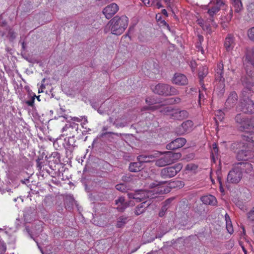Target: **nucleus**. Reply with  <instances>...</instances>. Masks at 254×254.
Masks as SVG:
<instances>
[{"label": "nucleus", "instance_id": "obj_1", "mask_svg": "<svg viewBox=\"0 0 254 254\" xmlns=\"http://www.w3.org/2000/svg\"><path fill=\"white\" fill-rule=\"evenodd\" d=\"M246 59L248 60L246 67L247 76L242 77L241 79L243 89L240 96L248 98V96H252L254 87L252 77H254V47L247 55Z\"/></svg>", "mask_w": 254, "mask_h": 254}, {"label": "nucleus", "instance_id": "obj_2", "mask_svg": "<svg viewBox=\"0 0 254 254\" xmlns=\"http://www.w3.org/2000/svg\"><path fill=\"white\" fill-rule=\"evenodd\" d=\"M128 22V18L126 16H116L110 20L106 27L109 28L113 34L120 35L127 28Z\"/></svg>", "mask_w": 254, "mask_h": 254}, {"label": "nucleus", "instance_id": "obj_3", "mask_svg": "<svg viewBox=\"0 0 254 254\" xmlns=\"http://www.w3.org/2000/svg\"><path fill=\"white\" fill-rule=\"evenodd\" d=\"M225 0H216L211 1L208 4L204 6V9L207 10V13L209 15L208 20L211 22V25L216 27V23L214 21V16L220 11V9L226 10L228 8Z\"/></svg>", "mask_w": 254, "mask_h": 254}, {"label": "nucleus", "instance_id": "obj_4", "mask_svg": "<svg viewBox=\"0 0 254 254\" xmlns=\"http://www.w3.org/2000/svg\"><path fill=\"white\" fill-rule=\"evenodd\" d=\"M152 91L155 94L165 96L175 95L179 93L175 87L165 83H158L152 88Z\"/></svg>", "mask_w": 254, "mask_h": 254}, {"label": "nucleus", "instance_id": "obj_5", "mask_svg": "<svg viewBox=\"0 0 254 254\" xmlns=\"http://www.w3.org/2000/svg\"><path fill=\"white\" fill-rule=\"evenodd\" d=\"M235 121L237 126L241 131H245L246 129L254 127V118H248L241 114H238Z\"/></svg>", "mask_w": 254, "mask_h": 254}, {"label": "nucleus", "instance_id": "obj_6", "mask_svg": "<svg viewBox=\"0 0 254 254\" xmlns=\"http://www.w3.org/2000/svg\"><path fill=\"white\" fill-rule=\"evenodd\" d=\"M181 156L182 155L180 153H174L172 151H168L163 157L156 161L155 165L158 167H163L170 165L174 163L175 160L180 158Z\"/></svg>", "mask_w": 254, "mask_h": 254}, {"label": "nucleus", "instance_id": "obj_7", "mask_svg": "<svg viewBox=\"0 0 254 254\" xmlns=\"http://www.w3.org/2000/svg\"><path fill=\"white\" fill-rule=\"evenodd\" d=\"M161 112L168 115L170 119L174 120H182L189 116L187 111L173 109L171 107H165Z\"/></svg>", "mask_w": 254, "mask_h": 254}, {"label": "nucleus", "instance_id": "obj_8", "mask_svg": "<svg viewBox=\"0 0 254 254\" xmlns=\"http://www.w3.org/2000/svg\"><path fill=\"white\" fill-rule=\"evenodd\" d=\"M183 166L178 163L173 166L167 167L161 169L160 176L164 179H170L175 176L182 169Z\"/></svg>", "mask_w": 254, "mask_h": 254}, {"label": "nucleus", "instance_id": "obj_9", "mask_svg": "<svg viewBox=\"0 0 254 254\" xmlns=\"http://www.w3.org/2000/svg\"><path fill=\"white\" fill-rule=\"evenodd\" d=\"M251 96L248 98L240 96V110L246 114H253L254 113V103L250 99Z\"/></svg>", "mask_w": 254, "mask_h": 254}, {"label": "nucleus", "instance_id": "obj_10", "mask_svg": "<svg viewBox=\"0 0 254 254\" xmlns=\"http://www.w3.org/2000/svg\"><path fill=\"white\" fill-rule=\"evenodd\" d=\"M242 176L241 173L234 166L228 174L226 182L227 186L230 184H238L242 179Z\"/></svg>", "mask_w": 254, "mask_h": 254}, {"label": "nucleus", "instance_id": "obj_11", "mask_svg": "<svg viewBox=\"0 0 254 254\" xmlns=\"http://www.w3.org/2000/svg\"><path fill=\"white\" fill-rule=\"evenodd\" d=\"M78 125L72 123L70 124H66L62 128L63 136H68L69 137H73L78 133Z\"/></svg>", "mask_w": 254, "mask_h": 254}, {"label": "nucleus", "instance_id": "obj_12", "mask_svg": "<svg viewBox=\"0 0 254 254\" xmlns=\"http://www.w3.org/2000/svg\"><path fill=\"white\" fill-rule=\"evenodd\" d=\"M193 123L191 120H187L184 122L181 126L176 129V133L179 135L190 132L192 130Z\"/></svg>", "mask_w": 254, "mask_h": 254}, {"label": "nucleus", "instance_id": "obj_13", "mask_svg": "<svg viewBox=\"0 0 254 254\" xmlns=\"http://www.w3.org/2000/svg\"><path fill=\"white\" fill-rule=\"evenodd\" d=\"M118 10V5L115 3H112L103 9V13L106 18L110 19L115 14Z\"/></svg>", "mask_w": 254, "mask_h": 254}, {"label": "nucleus", "instance_id": "obj_14", "mask_svg": "<svg viewBox=\"0 0 254 254\" xmlns=\"http://www.w3.org/2000/svg\"><path fill=\"white\" fill-rule=\"evenodd\" d=\"M115 204L117 205V209L119 212H124L130 205H133L131 201H126L123 196H120L115 200Z\"/></svg>", "mask_w": 254, "mask_h": 254}, {"label": "nucleus", "instance_id": "obj_15", "mask_svg": "<svg viewBox=\"0 0 254 254\" xmlns=\"http://www.w3.org/2000/svg\"><path fill=\"white\" fill-rule=\"evenodd\" d=\"M236 168L243 175V173L247 174L251 173L253 169L252 165L247 162H242L236 164L234 165Z\"/></svg>", "mask_w": 254, "mask_h": 254}, {"label": "nucleus", "instance_id": "obj_16", "mask_svg": "<svg viewBox=\"0 0 254 254\" xmlns=\"http://www.w3.org/2000/svg\"><path fill=\"white\" fill-rule=\"evenodd\" d=\"M186 140L184 138H178L172 141L166 146V148L169 150H175L183 147L186 143Z\"/></svg>", "mask_w": 254, "mask_h": 254}, {"label": "nucleus", "instance_id": "obj_17", "mask_svg": "<svg viewBox=\"0 0 254 254\" xmlns=\"http://www.w3.org/2000/svg\"><path fill=\"white\" fill-rule=\"evenodd\" d=\"M173 83L183 86L188 84V80L187 77L182 73H175L172 78Z\"/></svg>", "mask_w": 254, "mask_h": 254}, {"label": "nucleus", "instance_id": "obj_18", "mask_svg": "<svg viewBox=\"0 0 254 254\" xmlns=\"http://www.w3.org/2000/svg\"><path fill=\"white\" fill-rule=\"evenodd\" d=\"M238 100V96L236 92H232L228 97L225 102V107L227 108H231L234 107Z\"/></svg>", "mask_w": 254, "mask_h": 254}, {"label": "nucleus", "instance_id": "obj_19", "mask_svg": "<svg viewBox=\"0 0 254 254\" xmlns=\"http://www.w3.org/2000/svg\"><path fill=\"white\" fill-rule=\"evenodd\" d=\"M250 154V151L248 149V146H246L238 151L236 158L238 160H245L249 158Z\"/></svg>", "mask_w": 254, "mask_h": 254}, {"label": "nucleus", "instance_id": "obj_20", "mask_svg": "<svg viewBox=\"0 0 254 254\" xmlns=\"http://www.w3.org/2000/svg\"><path fill=\"white\" fill-rule=\"evenodd\" d=\"M223 64L219 63L217 65L216 70L215 79L217 81H219L220 84L224 86L223 82L224 78L223 77Z\"/></svg>", "mask_w": 254, "mask_h": 254}, {"label": "nucleus", "instance_id": "obj_21", "mask_svg": "<svg viewBox=\"0 0 254 254\" xmlns=\"http://www.w3.org/2000/svg\"><path fill=\"white\" fill-rule=\"evenodd\" d=\"M208 73V68L206 66L200 67L198 69V78L199 79V83L202 88L205 90L203 81L204 78L207 75Z\"/></svg>", "mask_w": 254, "mask_h": 254}, {"label": "nucleus", "instance_id": "obj_22", "mask_svg": "<svg viewBox=\"0 0 254 254\" xmlns=\"http://www.w3.org/2000/svg\"><path fill=\"white\" fill-rule=\"evenodd\" d=\"M235 45V39L233 36L228 35L225 38L224 47L227 51L229 52L233 50Z\"/></svg>", "mask_w": 254, "mask_h": 254}, {"label": "nucleus", "instance_id": "obj_23", "mask_svg": "<svg viewBox=\"0 0 254 254\" xmlns=\"http://www.w3.org/2000/svg\"><path fill=\"white\" fill-rule=\"evenodd\" d=\"M200 199L205 204L214 205L217 202L216 198L212 195L203 196Z\"/></svg>", "mask_w": 254, "mask_h": 254}, {"label": "nucleus", "instance_id": "obj_24", "mask_svg": "<svg viewBox=\"0 0 254 254\" xmlns=\"http://www.w3.org/2000/svg\"><path fill=\"white\" fill-rule=\"evenodd\" d=\"M137 192H138L141 197H142V201L144 200L146 198H153L156 196L154 195V193L152 190H137Z\"/></svg>", "mask_w": 254, "mask_h": 254}, {"label": "nucleus", "instance_id": "obj_25", "mask_svg": "<svg viewBox=\"0 0 254 254\" xmlns=\"http://www.w3.org/2000/svg\"><path fill=\"white\" fill-rule=\"evenodd\" d=\"M137 159L142 164V163H148L154 161L155 156L154 155H146L142 154L138 156Z\"/></svg>", "mask_w": 254, "mask_h": 254}, {"label": "nucleus", "instance_id": "obj_26", "mask_svg": "<svg viewBox=\"0 0 254 254\" xmlns=\"http://www.w3.org/2000/svg\"><path fill=\"white\" fill-rule=\"evenodd\" d=\"M146 202L147 201H144L135 207L134 213L136 215H139L145 211L146 208L150 204V203L148 202L146 204V206H145V205Z\"/></svg>", "mask_w": 254, "mask_h": 254}, {"label": "nucleus", "instance_id": "obj_27", "mask_svg": "<svg viewBox=\"0 0 254 254\" xmlns=\"http://www.w3.org/2000/svg\"><path fill=\"white\" fill-rule=\"evenodd\" d=\"M246 146H248V144L247 142L236 141L231 144L230 148L232 150L235 152L238 149L240 150L242 148H245Z\"/></svg>", "mask_w": 254, "mask_h": 254}, {"label": "nucleus", "instance_id": "obj_28", "mask_svg": "<svg viewBox=\"0 0 254 254\" xmlns=\"http://www.w3.org/2000/svg\"><path fill=\"white\" fill-rule=\"evenodd\" d=\"M142 169V164L140 162L130 163L129 166V170L131 172H137Z\"/></svg>", "mask_w": 254, "mask_h": 254}, {"label": "nucleus", "instance_id": "obj_29", "mask_svg": "<svg viewBox=\"0 0 254 254\" xmlns=\"http://www.w3.org/2000/svg\"><path fill=\"white\" fill-rule=\"evenodd\" d=\"M234 11L235 12H240L243 9L241 0H232Z\"/></svg>", "mask_w": 254, "mask_h": 254}, {"label": "nucleus", "instance_id": "obj_30", "mask_svg": "<svg viewBox=\"0 0 254 254\" xmlns=\"http://www.w3.org/2000/svg\"><path fill=\"white\" fill-rule=\"evenodd\" d=\"M248 16L250 20L254 19V1L247 6Z\"/></svg>", "mask_w": 254, "mask_h": 254}, {"label": "nucleus", "instance_id": "obj_31", "mask_svg": "<svg viewBox=\"0 0 254 254\" xmlns=\"http://www.w3.org/2000/svg\"><path fill=\"white\" fill-rule=\"evenodd\" d=\"M128 221V217L126 216H122L117 219V227L121 228L124 226Z\"/></svg>", "mask_w": 254, "mask_h": 254}, {"label": "nucleus", "instance_id": "obj_32", "mask_svg": "<svg viewBox=\"0 0 254 254\" xmlns=\"http://www.w3.org/2000/svg\"><path fill=\"white\" fill-rule=\"evenodd\" d=\"M218 148L216 144H213V149L211 152V156L214 161H215V158L218 159Z\"/></svg>", "mask_w": 254, "mask_h": 254}, {"label": "nucleus", "instance_id": "obj_33", "mask_svg": "<svg viewBox=\"0 0 254 254\" xmlns=\"http://www.w3.org/2000/svg\"><path fill=\"white\" fill-rule=\"evenodd\" d=\"M244 140L248 142H254V132L249 133L247 136L245 135Z\"/></svg>", "mask_w": 254, "mask_h": 254}, {"label": "nucleus", "instance_id": "obj_34", "mask_svg": "<svg viewBox=\"0 0 254 254\" xmlns=\"http://www.w3.org/2000/svg\"><path fill=\"white\" fill-rule=\"evenodd\" d=\"M116 189L123 192H126L127 190V186L124 184H118L116 186Z\"/></svg>", "mask_w": 254, "mask_h": 254}, {"label": "nucleus", "instance_id": "obj_35", "mask_svg": "<svg viewBox=\"0 0 254 254\" xmlns=\"http://www.w3.org/2000/svg\"><path fill=\"white\" fill-rule=\"evenodd\" d=\"M160 106H157V105H154V106H144L143 107L142 109H141V111H146V110H150V111H155L157 109H158V108H159Z\"/></svg>", "mask_w": 254, "mask_h": 254}, {"label": "nucleus", "instance_id": "obj_36", "mask_svg": "<svg viewBox=\"0 0 254 254\" xmlns=\"http://www.w3.org/2000/svg\"><path fill=\"white\" fill-rule=\"evenodd\" d=\"M248 220L253 223H254V207L247 214Z\"/></svg>", "mask_w": 254, "mask_h": 254}, {"label": "nucleus", "instance_id": "obj_37", "mask_svg": "<svg viewBox=\"0 0 254 254\" xmlns=\"http://www.w3.org/2000/svg\"><path fill=\"white\" fill-rule=\"evenodd\" d=\"M121 119H117L114 122V125L117 127H123L126 126V123L120 122V120Z\"/></svg>", "mask_w": 254, "mask_h": 254}, {"label": "nucleus", "instance_id": "obj_38", "mask_svg": "<svg viewBox=\"0 0 254 254\" xmlns=\"http://www.w3.org/2000/svg\"><path fill=\"white\" fill-rule=\"evenodd\" d=\"M247 34L249 39L254 41V27L249 29Z\"/></svg>", "mask_w": 254, "mask_h": 254}, {"label": "nucleus", "instance_id": "obj_39", "mask_svg": "<svg viewBox=\"0 0 254 254\" xmlns=\"http://www.w3.org/2000/svg\"><path fill=\"white\" fill-rule=\"evenodd\" d=\"M194 158V154L193 153H189L183 156L182 159L187 162L192 160Z\"/></svg>", "mask_w": 254, "mask_h": 254}, {"label": "nucleus", "instance_id": "obj_40", "mask_svg": "<svg viewBox=\"0 0 254 254\" xmlns=\"http://www.w3.org/2000/svg\"><path fill=\"white\" fill-rule=\"evenodd\" d=\"M7 37L10 41H13L16 37V33L12 30H9L8 34Z\"/></svg>", "mask_w": 254, "mask_h": 254}, {"label": "nucleus", "instance_id": "obj_41", "mask_svg": "<svg viewBox=\"0 0 254 254\" xmlns=\"http://www.w3.org/2000/svg\"><path fill=\"white\" fill-rule=\"evenodd\" d=\"M197 168V166L193 163L188 164L186 167V169L189 171H195Z\"/></svg>", "mask_w": 254, "mask_h": 254}, {"label": "nucleus", "instance_id": "obj_42", "mask_svg": "<svg viewBox=\"0 0 254 254\" xmlns=\"http://www.w3.org/2000/svg\"><path fill=\"white\" fill-rule=\"evenodd\" d=\"M35 97L36 95H34L33 96L30 97V100L26 101L25 103L29 106L33 107Z\"/></svg>", "mask_w": 254, "mask_h": 254}, {"label": "nucleus", "instance_id": "obj_43", "mask_svg": "<svg viewBox=\"0 0 254 254\" xmlns=\"http://www.w3.org/2000/svg\"><path fill=\"white\" fill-rule=\"evenodd\" d=\"M131 180V175L129 174H126L122 177V180L125 182H129Z\"/></svg>", "mask_w": 254, "mask_h": 254}, {"label": "nucleus", "instance_id": "obj_44", "mask_svg": "<svg viewBox=\"0 0 254 254\" xmlns=\"http://www.w3.org/2000/svg\"><path fill=\"white\" fill-rule=\"evenodd\" d=\"M146 103L150 106H153V105L157 104V103L153 99L150 98H147L145 100Z\"/></svg>", "mask_w": 254, "mask_h": 254}, {"label": "nucleus", "instance_id": "obj_45", "mask_svg": "<svg viewBox=\"0 0 254 254\" xmlns=\"http://www.w3.org/2000/svg\"><path fill=\"white\" fill-rule=\"evenodd\" d=\"M174 199V198H170L167 199L164 202L163 205L165 206L166 207L169 208L170 206L172 201H173Z\"/></svg>", "mask_w": 254, "mask_h": 254}, {"label": "nucleus", "instance_id": "obj_46", "mask_svg": "<svg viewBox=\"0 0 254 254\" xmlns=\"http://www.w3.org/2000/svg\"><path fill=\"white\" fill-rule=\"evenodd\" d=\"M168 208L165 206L163 205L161 210L159 212V216L161 217H163Z\"/></svg>", "mask_w": 254, "mask_h": 254}, {"label": "nucleus", "instance_id": "obj_47", "mask_svg": "<svg viewBox=\"0 0 254 254\" xmlns=\"http://www.w3.org/2000/svg\"><path fill=\"white\" fill-rule=\"evenodd\" d=\"M226 228L228 230V232L230 234H232L233 232V229L232 227V225L231 223V221H229V223H226Z\"/></svg>", "mask_w": 254, "mask_h": 254}, {"label": "nucleus", "instance_id": "obj_48", "mask_svg": "<svg viewBox=\"0 0 254 254\" xmlns=\"http://www.w3.org/2000/svg\"><path fill=\"white\" fill-rule=\"evenodd\" d=\"M167 233L166 231H161L160 232H158L155 238H162L166 233Z\"/></svg>", "mask_w": 254, "mask_h": 254}, {"label": "nucleus", "instance_id": "obj_49", "mask_svg": "<svg viewBox=\"0 0 254 254\" xmlns=\"http://www.w3.org/2000/svg\"><path fill=\"white\" fill-rule=\"evenodd\" d=\"M134 199L136 200L137 202L142 201V197H141L138 192H137V190L135 191V197H134Z\"/></svg>", "mask_w": 254, "mask_h": 254}, {"label": "nucleus", "instance_id": "obj_50", "mask_svg": "<svg viewBox=\"0 0 254 254\" xmlns=\"http://www.w3.org/2000/svg\"><path fill=\"white\" fill-rule=\"evenodd\" d=\"M190 67L193 71L196 67V63L195 61H191L190 64Z\"/></svg>", "mask_w": 254, "mask_h": 254}, {"label": "nucleus", "instance_id": "obj_51", "mask_svg": "<svg viewBox=\"0 0 254 254\" xmlns=\"http://www.w3.org/2000/svg\"><path fill=\"white\" fill-rule=\"evenodd\" d=\"M217 116L219 120H222L224 119V114L222 111L219 110L217 112Z\"/></svg>", "mask_w": 254, "mask_h": 254}, {"label": "nucleus", "instance_id": "obj_52", "mask_svg": "<svg viewBox=\"0 0 254 254\" xmlns=\"http://www.w3.org/2000/svg\"><path fill=\"white\" fill-rule=\"evenodd\" d=\"M233 17V10L232 9H230L229 10V14L227 15V16H226V19L227 21H230L231 20V18H232Z\"/></svg>", "mask_w": 254, "mask_h": 254}, {"label": "nucleus", "instance_id": "obj_53", "mask_svg": "<svg viewBox=\"0 0 254 254\" xmlns=\"http://www.w3.org/2000/svg\"><path fill=\"white\" fill-rule=\"evenodd\" d=\"M218 180L219 184H220V190L221 192H223L224 191V190L222 187V179H221V177H218Z\"/></svg>", "mask_w": 254, "mask_h": 254}, {"label": "nucleus", "instance_id": "obj_54", "mask_svg": "<svg viewBox=\"0 0 254 254\" xmlns=\"http://www.w3.org/2000/svg\"><path fill=\"white\" fill-rule=\"evenodd\" d=\"M26 230L27 233H28L29 236L30 237V238L32 239H33L37 244V245L38 246V243L36 241V240L34 238L33 235L31 234L30 230L28 227H26Z\"/></svg>", "mask_w": 254, "mask_h": 254}, {"label": "nucleus", "instance_id": "obj_55", "mask_svg": "<svg viewBox=\"0 0 254 254\" xmlns=\"http://www.w3.org/2000/svg\"><path fill=\"white\" fill-rule=\"evenodd\" d=\"M158 185V184H157L156 182H151L150 184H148V187L150 188H153L156 187Z\"/></svg>", "mask_w": 254, "mask_h": 254}, {"label": "nucleus", "instance_id": "obj_56", "mask_svg": "<svg viewBox=\"0 0 254 254\" xmlns=\"http://www.w3.org/2000/svg\"><path fill=\"white\" fill-rule=\"evenodd\" d=\"M166 104H174V97L168 99L166 101Z\"/></svg>", "mask_w": 254, "mask_h": 254}, {"label": "nucleus", "instance_id": "obj_57", "mask_svg": "<svg viewBox=\"0 0 254 254\" xmlns=\"http://www.w3.org/2000/svg\"><path fill=\"white\" fill-rule=\"evenodd\" d=\"M40 160L41 159L40 158H38L36 160L37 166L38 168H39V169H41L42 166L41 165V162H40Z\"/></svg>", "mask_w": 254, "mask_h": 254}, {"label": "nucleus", "instance_id": "obj_58", "mask_svg": "<svg viewBox=\"0 0 254 254\" xmlns=\"http://www.w3.org/2000/svg\"><path fill=\"white\" fill-rule=\"evenodd\" d=\"M142 2L144 4L147 6H150L151 5L149 0H142Z\"/></svg>", "mask_w": 254, "mask_h": 254}, {"label": "nucleus", "instance_id": "obj_59", "mask_svg": "<svg viewBox=\"0 0 254 254\" xmlns=\"http://www.w3.org/2000/svg\"><path fill=\"white\" fill-rule=\"evenodd\" d=\"M135 193H127V196L129 198H133L135 197Z\"/></svg>", "mask_w": 254, "mask_h": 254}, {"label": "nucleus", "instance_id": "obj_60", "mask_svg": "<svg viewBox=\"0 0 254 254\" xmlns=\"http://www.w3.org/2000/svg\"><path fill=\"white\" fill-rule=\"evenodd\" d=\"M225 220H226V223H229V221H231L230 218L228 214H225Z\"/></svg>", "mask_w": 254, "mask_h": 254}, {"label": "nucleus", "instance_id": "obj_61", "mask_svg": "<svg viewBox=\"0 0 254 254\" xmlns=\"http://www.w3.org/2000/svg\"><path fill=\"white\" fill-rule=\"evenodd\" d=\"M174 104L178 103L180 102L181 99L179 97H174Z\"/></svg>", "mask_w": 254, "mask_h": 254}, {"label": "nucleus", "instance_id": "obj_62", "mask_svg": "<svg viewBox=\"0 0 254 254\" xmlns=\"http://www.w3.org/2000/svg\"><path fill=\"white\" fill-rule=\"evenodd\" d=\"M177 184L179 187H183L184 186V182L182 181H177Z\"/></svg>", "mask_w": 254, "mask_h": 254}, {"label": "nucleus", "instance_id": "obj_63", "mask_svg": "<svg viewBox=\"0 0 254 254\" xmlns=\"http://www.w3.org/2000/svg\"><path fill=\"white\" fill-rule=\"evenodd\" d=\"M160 0H159V1H158L157 3H156V6L158 8H160L161 7H163V5L161 4V2H160Z\"/></svg>", "mask_w": 254, "mask_h": 254}, {"label": "nucleus", "instance_id": "obj_64", "mask_svg": "<svg viewBox=\"0 0 254 254\" xmlns=\"http://www.w3.org/2000/svg\"><path fill=\"white\" fill-rule=\"evenodd\" d=\"M161 12L163 14L165 15L166 16H168V13L167 10L165 9H163L161 10Z\"/></svg>", "mask_w": 254, "mask_h": 254}]
</instances>
